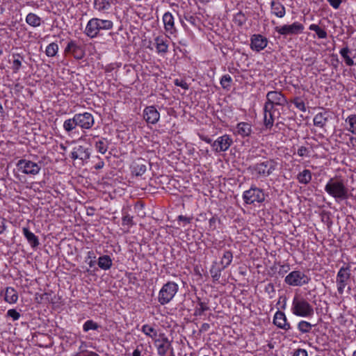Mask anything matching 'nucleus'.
Returning <instances> with one entry per match:
<instances>
[{
	"label": "nucleus",
	"instance_id": "nucleus-39",
	"mask_svg": "<svg viewBox=\"0 0 356 356\" xmlns=\"http://www.w3.org/2000/svg\"><path fill=\"white\" fill-rule=\"evenodd\" d=\"M309 29L311 31H315L318 38L324 39L326 38L327 36V32L325 30L322 29L317 24H312L309 26Z\"/></svg>",
	"mask_w": 356,
	"mask_h": 356
},
{
	"label": "nucleus",
	"instance_id": "nucleus-13",
	"mask_svg": "<svg viewBox=\"0 0 356 356\" xmlns=\"http://www.w3.org/2000/svg\"><path fill=\"white\" fill-rule=\"evenodd\" d=\"M77 126L83 129H90L95 123L92 115L88 112L74 115Z\"/></svg>",
	"mask_w": 356,
	"mask_h": 356
},
{
	"label": "nucleus",
	"instance_id": "nucleus-30",
	"mask_svg": "<svg viewBox=\"0 0 356 356\" xmlns=\"http://www.w3.org/2000/svg\"><path fill=\"white\" fill-rule=\"evenodd\" d=\"M111 6V0H95L94 8L98 11H105L110 9Z\"/></svg>",
	"mask_w": 356,
	"mask_h": 356
},
{
	"label": "nucleus",
	"instance_id": "nucleus-57",
	"mask_svg": "<svg viewBox=\"0 0 356 356\" xmlns=\"http://www.w3.org/2000/svg\"><path fill=\"white\" fill-rule=\"evenodd\" d=\"M6 229V219L3 218H0V234L3 233Z\"/></svg>",
	"mask_w": 356,
	"mask_h": 356
},
{
	"label": "nucleus",
	"instance_id": "nucleus-42",
	"mask_svg": "<svg viewBox=\"0 0 356 356\" xmlns=\"http://www.w3.org/2000/svg\"><path fill=\"white\" fill-rule=\"evenodd\" d=\"M58 44L55 42H52L47 47L45 54L49 57H53L56 55V54L58 53Z\"/></svg>",
	"mask_w": 356,
	"mask_h": 356
},
{
	"label": "nucleus",
	"instance_id": "nucleus-9",
	"mask_svg": "<svg viewBox=\"0 0 356 356\" xmlns=\"http://www.w3.org/2000/svg\"><path fill=\"white\" fill-rule=\"evenodd\" d=\"M232 143V138L228 134H224L217 138V139L211 143V147L213 151L216 153H220L227 151Z\"/></svg>",
	"mask_w": 356,
	"mask_h": 356
},
{
	"label": "nucleus",
	"instance_id": "nucleus-14",
	"mask_svg": "<svg viewBox=\"0 0 356 356\" xmlns=\"http://www.w3.org/2000/svg\"><path fill=\"white\" fill-rule=\"evenodd\" d=\"M65 54L73 56L76 60H81L84 57L85 51L76 41L70 40L65 49Z\"/></svg>",
	"mask_w": 356,
	"mask_h": 356
},
{
	"label": "nucleus",
	"instance_id": "nucleus-52",
	"mask_svg": "<svg viewBox=\"0 0 356 356\" xmlns=\"http://www.w3.org/2000/svg\"><path fill=\"white\" fill-rule=\"evenodd\" d=\"M161 339H156L155 341L156 343L161 342V344H172V341H170L167 337L165 336L164 334H160Z\"/></svg>",
	"mask_w": 356,
	"mask_h": 356
},
{
	"label": "nucleus",
	"instance_id": "nucleus-25",
	"mask_svg": "<svg viewBox=\"0 0 356 356\" xmlns=\"http://www.w3.org/2000/svg\"><path fill=\"white\" fill-rule=\"evenodd\" d=\"M156 48L159 53H166L168 51V40L165 37L158 36L155 38Z\"/></svg>",
	"mask_w": 356,
	"mask_h": 356
},
{
	"label": "nucleus",
	"instance_id": "nucleus-61",
	"mask_svg": "<svg viewBox=\"0 0 356 356\" xmlns=\"http://www.w3.org/2000/svg\"><path fill=\"white\" fill-rule=\"evenodd\" d=\"M200 138L202 140L206 142L207 143L211 144V145L213 142L210 138L203 136V135L200 136Z\"/></svg>",
	"mask_w": 356,
	"mask_h": 356
},
{
	"label": "nucleus",
	"instance_id": "nucleus-60",
	"mask_svg": "<svg viewBox=\"0 0 356 356\" xmlns=\"http://www.w3.org/2000/svg\"><path fill=\"white\" fill-rule=\"evenodd\" d=\"M209 328H210V325L207 323H204L201 325V327L200 328V332H207L209 330Z\"/></svg>",
	"mask_w": 356,
	"mask_h": 356
},
{
	"label": "nucleus",
	"instance_id": "nucleus-5",
	"mask_svg": "<svg viewBox=\"0 0 356 356\" xmlns=\"http://www.w3.org/2000/svg\"><path fill=\"white\" fill-rule=\"evenodd\" d=\"M277 106L265 102L264 106V124L266 129H270L275 119L281 115V112L277 108Z\"/></svg>",
	"mask_w": 356,
	"mask_h": 356
},
{
	"label": "nucleus",
	"instance_id": "nucleus-63",
	"mask_svg": "<svg viewBox=\"0 0 356 356\" xmlns=\"http://www.w3.org/2000/svg\"><path fill=\"white\" fill-rule=\"evenodd\" d=\"M104 166V162L103 161H101L99 162V163H97L96 165H95V169L97 170H99V169H101Z\"/></svg>",
	"mask_w": 356,
	"mask_h": 356
},
{
	"label": "nucleus",
	"instance_id": "nucleus-20",
	"mask_svg": "<svg viewBox=\"0 0 356 356\" xmlns=\"http://www.w3.org/2000/svg\"><path fill=\"white\" fill-rule=\"evenodd\" d=\"M90 152L89 149L81 145L74 147L71 153V158L72 159H81L83 161L88 160L90 158Z\"/></svg>",
	"mask_w": 356,
	"mask_h": 356
},
{
	"label": "nucleus",
	"instance_id": "nucleus-28",
	"mask_svg": "<svg viewBox=\"0 0 356 356\" xmlns=\"http://www.w3.org/2000/svg\"><path fill=\"white\" fill-rule=\"evenodd\" d=\"M23 234L26 238L27 239L29 244L31 245V247L35 248L39 245V241L38 237L28 228H23Z\"/></svg>",
	"mask_w": 356,
	"mask_h": 356
},
{
	"label": "nucleus",
	"instance_id": "nucleus-37",
	"mask_svg": "<svg viewBox=\"0 0 356 356\" xmlns=\"http://www.w3.org/2000/svg\"><path fill=\"white\" fill-rule=\"evenodd\" d=\"M169 350H171V355L174 356L172 344L165 345L159 343L157 345V353L160 356H165Z\"/></svg>",
	"mask_w": 356,
	"mask_h": 356
},
{
	"label": "nucleus",
	"instance_id": "nucleus-34",
	"mask_svg": "<svg viewBox=\"0 0 356 356\" xmlns=\"http://www.w3.org/2000/svg\"><path fill=\"white\" fill-rule=\"evenodd\" d=\"M109 142L106 138H102L95 143V148L98 152L104 154L108 148Z\"/></svg>",
	"mask_w": 356,
	"mask_h": 356
},
{
	"label": "nucleus",
	"instance_id": "nucleus-27",
	"mask_svg": "<svg viewBox=\"0 0 356 356\" xmlns=\"http://www.w3.org/2000/svg\"><path fill=\"white\" fill-rule=\"evenodd\" d=\"M4 300L8 303H15L18 300V293L13 287H7L5 291Z\"/></svg>",
	"mask_w": 356,
	"mask_h": 356
},
{
	"label": "nucleus",
	"instance_id": "nucleus-19",
	"mask_svg": "<svg viewBox=\"0 0 356 356\" xmlns=\"http://www.w3.org/2000/svg\"><path fill=\"white\" fill-rule=\"evenodd\" d=\"M273 323L279 328L289 330L291 329L290 323L287 322L286 315L281 311H277L273 318Z\"/></svg>",
	"mask_w": 356,
	"mask_h": 356
},
{
	"label": "nucleus",
	"instance_id": "nucleus-59",
	"mask_svg": "<svg viewBox=\"0 0 356 356\" xmlns=\"http://www.w3.org/2000/svg\"><path fill=\"white\" fill-rule=\"evenodd\" d=\"M290 268L289 265H282L280 267V269L279 270V274H283L284 273H287L289 270Z\"/></svg>",
	"mask_w": 356,
	"mask_h": 356
},
{
	"label": "nucleus",
	"instance_id": "nucleus-6",
	"mask_svg": "<svg viewBox=\"0 0 356 356\" xmlns=\"http://www.w3.org/2000/svg\"><path fill=\"white\" fill-rule=\"evenodd\" d=\"M277 162L275 159H266L253 165L252 168L259 177L270 176L276 169Z\"/></svg>",
	"mask_w": 356,
	"mask_h": 356
},
{
	"label": "nucleus",
	"instance_id": "nucleus-62",
	"mask_svg": "<svg viewBox=\"0 0 356 356\" xmlns=\"http://www.w3.org/2000/svg\"><path fill=\"white\" fill-rule=\"evenodd\" d=\"M133 356H141V352L137 348L132 353Z\"/></svg>",
	"mask_w": 356,
	"mask_h": 356
},
{
	"label": "nucleus",
	"instance_id": "nucleus-49",
	"mask_svg": "<svg viewBox=\"0 0 356 356\" xmlns=\"http://www.w3.org/2000/svg\"><path fill=\"white\" fill-rule=\"evenodd\" d=\"M122 220L123 226L127 225L129 227L134 225L133 217L130 216L129 214L123 216Z\"/></svg>",
	"mask_w": 356,
	"mask_h": 356
},
{
	"label": "nucleus",
	"instance_id": "nucleus-4",
	"mask_svg": "<svg viewBox=\"0 0 356 356\" xmlns=\"http://www.w3.org/2000/svg\"><path fill=\"white\" fill-rule=\"evenodd\" d=\"M291 309L293 314L298 316L307 317L314 314L312 306L304 298H294Z\"/></svg>",
	"mask_w": 356,
	"mask_h": 356
},
{
	"label": "nucleus",
	"instance_id": "nucleus-8",
	"mask_svg": "<svg viewBox=\"0 0 356 356\" xmlns=\"http://www.w3.org/2000/svg\"><path fill=\"white\" fill-rule=\"evenodd\" d=\"M243 198L248 204H254L255 202L261 203L265 200V195L262 189L251 187L249 190L244 191Z\"/></svg>",
	"mask_w": 356,
	"mask_h": 356
},
{
	"label": "nucleus",
	"instance_id": "nucleus-11",
	"mask_svg": "<svg viewBox=\"0 0 356 356\" xmlns=\"http://www.w3.org/2000/svg\"><path fill=\"white\" fill-rule=\"evenodd\" d=\"M17 167L24 174L35 175L40 172L41 167L36 163L26 159L19 160Z\"/></svg>",
	"mask_w": 356,
	"mask_h": 356
},
{
	"label": "nucleus",
	"instance_id": "nucleus-56",
	"mask_svg": "<svg viewBox=\"0 0 356 356\" xmlns=\"http://www.w3.org/2000/svg\"><path fill=\"white\" fill-rule=\"evenodd\" d=\"M327 1L335 9L338 8L341 3V0H327Z\"/></svg>",
	"mask_w": 356,
	"mask_h": 356
},
{
	"label": "nucleus",
	"instance_id": "nucleus-38",
	"mask_svg": "<svg viewBox=\"0 0 356 356\" xmlns=\"http://www.w3.org/2000/svg\"><path fill=\"white\" fill-rule=\"evenodd\" d=\"M141 331L147 337L154 339L157 336V331L152 326L145 324L143 325Z\"/></svg>",
	"mask_w": 356,
	"mask_h": 356
},
{
	"label": "nucleus",
	"instance_id": "nucleus-58",
	"mask_svg": "<svg viewBox=\"0 0 356 356\" xmlns=\"http://www.w3.org/2000/svg\"><path fill=\"white\" fill-rule=\"evenodd\" d=\"M191 220H192L191 218H188V217H186V216H184L182 215H180L178 216V220L183 221L186 223H190Z\"/></svg>",
	"mask_w": 356,
	"mask_h": 356
},
{
	"label": "nucleus",
	"instance_id": "nucleus-46",
	"mask_svg": "<svg viewBox=\"0 0 356 356\" xmlns=\"http://www.w3.org/2000/svg\"><path fill=\"white\" fill-rule=\"evenodd\" d=\"M346 121H348L350 124L349 131L353 134H356V115L348 116Z\"/></svg>",
	"mask_w": 356,
	"mask_h": 356
},
{
	"label": "nucleus",
	"instance_id": "nucleus-44",
	"mask_svg": "<svg viewBox=\"0 0 356 356\" xmlns=\"http://www.w3.org/2000/svg\"><path fill=\"white\" fill-rule=\"evenodd\" d=\"M247 20L246 17L242 12H238L234 16V21L239 26H242L245 24Z\"/></svg>",
	"mask_w": 356,
	"mask_h": 356
},
{
	"label": "nucleus",
	"instance_id": "nucleus-2",
	"mask_svg": "<svg viewBox=\"0 0 356 356\" xmlns=\"http://www.w3.org/2000/svg\"><path fill=\"white\" fill-rule=\"evenodd\" d=\"M113 26V23L111 20L92 18L88 21L84 33L88 37L93 38L98 35L101 30H110Z\"/></svg>",
	"mask_w": 356,
	"mask_h": 356
},
{
	"label": "nucleus",
	"instance_id": "nucleus-50",
	"mask_svg": "<svg viewBox=\"0 0 356 356\" xmlns=\"http://www.w3.org/2000/svg\"><path fill=\"white\" fill-rule=\"evenodd\" d=\"M7 316L12 318L13 321H17L20 317V314L14 309H9L7 312Z\"/></svg>",
	"mask_w": 356,
	"mask_h": 356
},
{
	"label": "nucleus",
	"instance_id": "nucleus-22",
	"mask_svg": "<svg viewBox=\"0 0 356 356\" xmlns=\"http://www.w3.org/2000/svg\"><path fill=\"white\" fill-rule=\"evenodd\" d=\"M270 8L272 14L279 18H282L285 15V7L278 1H272Z\"/></svg>",
	"mask_w": 356,
	"mask_h": 356
},
{
	"label": "nucleus",
	"instance_id": "nucleus-3",
	"mask_svg": "<svg viewBox=\"0 0 356 356\" xmlns=\"http://www.w3.org/2000/svg\"><path fill=\"white\" fill-rule=\"evenodd\" d=\"M179 289L178 284L174 282H168L161 287L158 296V301L161 305L169 303Z\"/></svg>",
	"mask_w": 356,
	"mask_h": 356
},
{
	"label": "nucleus",
	"instance_id": "nucleus-21",
	"mask_svg": "<svg viewBox=\"0 0 356 356\" xmlns=\"http://www.w3.org/2000/svg\"><path fill=\"white\" fill-rule=\"evenodd\" d=\"M209 300L207 299L202 300L197 297L196 306L194 309V316H200L205 312L209 311L210 309L209 307Z\"/></svg>",
	"mask_w": 356,
	"mask_h": 356
},
{
	"label": "nucleus",
	"instance_id": "nucleus-40",
	"mask_svg": "<svg viewBox=\"0 0 356 356\" xmlns=\"http://www.w3.org/2000/svg\"><path fill=\"white\" fill-rule=\"evenodd\" d=\"M312 327L313 325L310 323L305 321H301L298 324V329L300 332L303 334L309 333L311 331Z\"/></svg>",
	"mask_w": 356,
	"mask_h": 356
},
{
	"label": "nucleus",
	"instance_id": "nucleus-36",
	"mask_svg": "<svg viewBox=\"0 0 356 356\" xmlns=\"http://www.w3.org/2000/svg\"><path fill=\"white\" fill-rule=\"evenodd\" d=\"M233 259V254L232 252L229 250H226L224 252L220 264L225 269L227 266L230 265L232 263Z\"/></svg>",
	"mask_w": 356,
	"mask_h": 356
},
{
	"label": "nucleus",
	"instance_id": "nucleus-12",
	"mask_svg": "<svg viewBox=\"0 0 356 356\" xmlns=\"http://www.w3.org/2000/svg\"><path fill=\"white\" fill-rule=\"evenodd\" d=\"M350 268L348 266L341 267L337 276V290L339 293L343 294L344 288L350 280Z\"/></svg>",
	"mask_w": 356,
	"mask_h": 356
},
{
	"label": "nucleus",
	"instance_id": "nucleus-15",
	"mask_svg": "<svg viewBox=\"0 0 356 356\" xmlns=\"http://www.w3.org/2000/svg\"><path fill=\"white\" fill-rule=\"evenodd\" d=\"M266 102L278 106H284L287 103V99L280 91L273 90L267 93Z\"/></svg>",
	"mask_w": 356,
	"mask_h": 356
},
{
	"label": "nucleus",
	"instance_id": "nucleus-54",
	"mask_svg": "<svg viewBox=\"0 0 356 356\" xmlns=\"http://www.w3.org/2000/svg\"><path fill=\"white\" fill-rule=\"evenodd\" d=\"M307 153H308V149L306 147L301 146L298 149V154L300 156H306V155H307Z\"/></svg>",
	"mask_w": 356,
	"mask_h": 356
},
{
	"label": "nucleus",
	"instance_id": "nucleus-29",
	"mask_svg": "<svg viewBox=\"0 0 356 356\" xmlns=\"http://www.w3.org/2000/svg\"><path fill=\"white\" fill-rule=\"evenodd\" d=\"M312 172L309 170H304L299 172L297 175V179L299 183L302 184H308L312 180Z\"/></svg>",
	"mask_w": 356,
	"mask_h": 356
},
{
	"label": "nucleus",
	"instance_id": "nucleus-43",
	"mask_svg": "<svg viewBox=\"0 0 356 356\" xmlns=\"http://www.w3.org/2000/svg\"><path fill=\"white\" fill-rule=\"evenodd\" d=\"M99 327V325L94 322L92 320H88L85 322L83 326L84 332H88L89 330H97Z\"/></svg>",
	"mask_w": 356,
	"mask_h": 356
},
{
	"label": "nucleus",
	"instance_id": "nucleus-53",
	"mask_svg": "<svg viewBox=\"0 0 356 356\" xmlns=\"http://www.w3.org/2000/svg\"><path fill=\"white\" fill-rule=\"evenodd\" d=\"M22 66V62L19 59H15L13 60V69L15 72H17Z\"/></svg>",
	"mask_w": 356,
	"mask_h": 356
},
{
	"label": "nucleus",
	"instance_id": "nucleus-51",
	"mask_svg": "<svg viewBox=\"0 0 356 356\" xmlns=\"http://www.w3.org/2000/svg\"><path fill=\"white\" fill-rule=\"evenodd\" d=\"M293 356H308V353L305 349L298 348L293 351Z\"/></svg>",
	"mask_w": 356,
	"mask_h": 356
},
{
	"label": "nucleus",
	"instance_id": "nucleus-35",
	"mask_svg": "<svg viewBox=\"0 0 356 356\" xmlns=\"http://www.w3.org/2000/svg\"><path fill=\"white\" fill-rule=\"evenodd\" d=\"M76 127L78 126L74 115L72 118L67 119L63 122V129L67 133L72 132Z\"/></svg>",
	"mask_w": 356,
	"mask_h": 356
},
{
	"label": "nucleus",
	"instance_id": "nucleus-1",
	"mask_svg": "<svg viewBox=\"0 0 356 356\" xmlns=\"http://www.w3.org/2000/svg\"><path fill=\"white\" fill-rule=\"evenodd\" d=\"M325 191L337 200H346L349 197L348 189L341 179L331 178L325 185Z\"/></svg>",
	"mask_w": 356,
	"mask_h": 356
},
{
	"label": "nucleus",
	"instance_id": "nucleus-32",
	"mask_svg": "<svg viewBox=\"0 0 356 356\" xmlns=\"http://www.w3.org/2000/svg\"><path fill=\"white\" fill-rule=\"evenodd\" d=\"M225 268L222 266L221 268L218 267L217 266V262L214 261L210 268V274L214 282L219 281L220 277H221V272Z\"/></svg>",
	"mask_w": 356,
	"mask_h": 356
},
{
	"label": "nucleus",
	"instance_id": "nucleus-23",
	"mask_svg": "<svg viewBox=\"0 0 356 356\" xmlns=\"http://www.w3.org/2000/svg\"><path fill=\"white\" fill-rule=\"evenodd\" d=\"M329 117L330 115L327 111L318 113L314 118V124L316 127L323 128L328 121Z\"/></svg>",
	"mask_w": 356,
	"mask_h": 356
},
{
	"label": "nucleus",
	"instance_id": "nucleus-33",
	"mask_svg": "<svg viewBox=\"0 0 356 356\" xmlns=\"http://www.w3.org/2000/svg\"><path fill=\"white\" fill-rule=\"evenodd\" d=\"M98 266L103 270H108L112 266V260L108 255H104L99 258Z\"/></svg>",
	"mask_w": 356,
	"mask_h": 356
},
{
	"label": "nucleus",
	"instance_id": "nucleus-17",
	"mask_svg": "<svg viewBox=\"0 0 356 356\" xmlns=\"http://www.w3.org/2000/svg\"><path fill=\"white\" fill-rule=\"evenodd\" d=\"M143 118L147 123L154 124L159 121L160 114L154 106H147L143 111Z\"/></svg>",
	"mask_w": 356,
	"mask_h": 356
},
{
	"label": "nucleus",
	"instance_id": "nucleus-16",
	"mask_svg": "<svg viewBox=\"0 0 356 356\" xmlns=\"http://www.w3.org/2000/svg\"><path fill=\"white\" fill-rule=\"evenodd\" d=\"M268 40L266 38L260 34H254L251 38V49L256 51L263 50L267 46Z\"/></svg>",
	"mask_w": 356,
	"mask_h": 356
},
{
	"label": "nucleus",
	"instance_id": "nucleus-10",
	"mask_svg": "<svg viewBox=\"0 0 356 356\" xmlns=\"http://www.w3.org/2000/svg\"><path fill=\"white\" fill-rule=\"evenodd\" d=\"M276 32L282 35H297L301 33L304 30V26L298 22H293L292 24H285L282 26H276Z\"/></svg>",
	"mask_w": 356,
	"mask_h": 356
},
{
	"label": "nucleus",
	"instance_id": "nucleus-7",
	"mask_svg": "<svg viewBox=\"0 0 356 356\" xmlns=\"http://www.w3.org/2000/svg\"><path fill=\"white\" fill-rule=\"evenodd\" d=\"M310 280V277L304 273L300 270H293L286 276L284 282L290 286H301L307 284Z\"/></svg>",
	"mask_w": 356,
	"mask_h": 356
},
{
	"label": "nucleus",
	"instance_id": "nucleus-31",
	"mask_svg": "<svg viewBox=\"0 0 356 356\" xmlns=\"http://www.w3.org/2000/svg\"><path fill=\"white\" fill-rule=\"evenodd\" d=\"M41 22V18L33 13H29L26 17V22L33 27L40 26Z\"/></svg>",
	"mask_w": 356,
	"mask_h": 356
},
{
	"label": "nucleus",
	"instance_id": "nucleus-55",
	"mask_svg": "<svg viewBox=\"0 0 356 356\" xmlns=\"http://www.w3.org/2000/svg\"><path fill=\"white\" fill-rule=\"evenodd\" d=\"M175 84L177 86L181 87L182 88L185 89V90L188 88V84L186 83V82H185L184 81H179L178 79H176L175 81Z\"/></svg>",
	"mask_w": 356,
	"mask_h": 356
},
{
	"label": "nucleus",
	"instance_id": "nucleus-41",
	"mask_svg": "<svg viewBox=\"0 0 356 356\" xmlns=\"http://www.w3.org/2000/svg\"><path fill=\"white\" fill-rule=\"evenodd\" d=\"M349 52L350 49L348 47H346L341 49L340 54L344 58L346 64L348 66H352L354 65V62L353 59L348 56Z\"/></svg>",
	"mask_w": 356,
	"mask_h": 356
},
{
	"label": "nucleus",
	"instance_id": "nucleus-64",
	"mask_svg": "<svg viewBox=\"0 0 356 356\" xmlns=\"http://www.w3.org/2000/svg\"><path fill=\"white\" fill-rule=\"evenodd\" d=\"M216 219L213 217L211 218L210 220H209V225L211 227H212L213 225H214V224L216 223Z\"/></svg>",
	"mask_w": 356,
	"mask_h": 356
},
{
	"label": "nucleus",
	"instance_id": "nucleus-48",
	"mask_svg": "<svg viewBox=\"0 0 356 356\" xmlns=\"http://www.w3.org/2000/svg\"><path fill=\"white\" fill-rule=\"evenodd\" d=\"M293 102L297 108H298L299 110H300L303 112L306 111L305 104L304 102L302 101L300 98L297 97V98L294 99Z\"/></svg>",
	"mask_w": 356,
	"mask_h": 356
},
{
	"label": "nucleus",
	"instance_id": "nucleus-18",
	"mask_svg": "<svg viewBox=\"0 0 356 356\" xmlns=\"http://www.w3.org/2000/svg\"><path fill=\"white\" fill-rule=\"evenodd\" d=\"M147 161L142 158L136 159L131 165V172L136 176L143 175L147 170Z\"/></svg>",
	"mask_w": 356,
	"mask_h": 356
},
{
	"label": "nucleus",
	"instance_id": "nucleus-24",
	"mask_svg": "<svg viewBox=\"0 0 356 356\" xmlns=\"http://www.w3.org/2000/svg\"><path fill=\"white\" fill-rule=\"evenodd\" d=\"M163 21L166 31L172 33L173 31H175L174 17L169 12L165 13L163 16Z\"/></svg>",
	"mask_w": 356,
	"mask_h": 356
},
{
	"label": "nucleus",
	"instance_id": "nucleus-45",
	"mask_svg": "<svg viewBox=\"0 0 356 356\" xmlns=\"http://www.w3.org/2000/svg\"><path fill=\"white\" fill-rule=\"evenodd\" d=\"M83 345H85V342H82L81 346L79 347V351L74 356H99L93 351L82 349Z\"/></svg>",
	"mask_w": 356,
	"mask_h": 356
},
{
	"label": "nucleus",
	"instance_id": "nucleus-26",
	"mask_svg": "<svg viewBox=\"0 0 356 356\" xmlns=\"http://www.w3.org/2000/svg\"><path fill=\"white\" fill-rule=\"evenodd\" d=\"M237 133L241 137L249 136L252 133V127L247 122H239L237 126Z\"/></svg>",
	"mask_w": 356,
	"mask_h": 356
},
{
	"label": "nucleus",
	"instance_id": "nucleus-47",
	"mask_svg": "<svg viewBox=\"0 0 356 356\" xmlns=\"http://www.w3.org/2000/svg\"><path fill=\"white\" fill-rule=\"evenodd\" d=\"M232 82V78L229 74H225L220 79V84L223 88H229Z\"/></svg>",
	"mask_w": 356,
	"mask_h": 356
}]
</instances>
